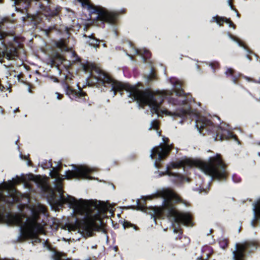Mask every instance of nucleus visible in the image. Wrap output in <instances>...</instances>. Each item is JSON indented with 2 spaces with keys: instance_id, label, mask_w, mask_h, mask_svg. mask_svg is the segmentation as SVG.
<instances>
[{
  "instance_id": "1",
  "label": "nucleus",
  "mask_w": 260,
  "mask_h": 260,
  "mask_svg": "<svg viewBox=\"0 0 260 260\" xmlns=\"http://www.w3.org/2000/svg\"><path fill=\"white\" fill-rule=\"evenodd\" d=\"M82 80L84 81L82 88L85 86L110 85L113 97L116 91H119L122 95V91L124 90L128 98L133 101L136 100L139 105H147L152 114H156L157 116L162 114L173 118L181 117L188 113V104L181 88V84L178 81L172 83L174 94L169 90L143 91L136 86L114 80L88 61L82 63Z\"/></svg>"
},
{
  "instance_id": "2",
  "label": "nucleus",
  "mask_w": 260,
  "mask_h": 260,
  "mask_svg": "<svg viewBox=\"0 0 260 260\" xmlns=\"http://www.w3.org/2000/svg\"><path fill=\"white\" fill-rule=\"evenodd\" d=\"M59 168L53 167L49 172L50 176L54 179V188H52L47 182V179L42 176L34 177V181L40 184L42 189L47 194V199L50 205L55 204L61 206L63 204L68 205L72 209L71 215L75 218L74 223L67 225L69 232L77 231L80 235L81 216V201L77 200L68 194H63L62 181L66 179H78L81 176V169L74 167L73 170H68L64 173V178L58 173Z\"/></svg>"
},
{
  "instance_id": "3",
  "label": "nucleus",
  "mask_w": 260,
  "mask_h": 260,
  "mask_svg": "<svg viewBox=\"0 0 260 260\" xmlns=\"http://www.w3.org/2000/svg\"><path fill=\"white\" fill-rule=\"evenodd\" d=\"M28 210L30 214L26 218L17 215L4 216L0 213V222L19 225L23 238L34 239L35 242L39 241L38 234L45 233L44 225L40 223L38 219L40 213H45V208L40 204H35L29 207Z\"/></svg>"
},
{
  "instance_id": "4",
  "label": "nucleus",
  "mask_w": 260,
  "mask_h": 260,
  "mask_svg": "<svg viewBox=\"0 0 260 260\" xmlns=\"http://www.w3.org/2000/svg\"><path fill=\"white\" fill-rule=\"evenodd\" d=\"M156 196L163 199L162 205L161 207L152 208L153 213L151 217L156 223L155 219L160 218L162 214L172 220L171 225L173 226V232H179V229L174 225V223H182L186 226L191 225L190 215L186 213L178 212L175 209V203L180 201L177 195L168 189L163 188L157 191Z\"/></svg>"
},
{
  "instance_id": "5",
  "label": "nucleus",
  "mask_w": 260,
  "mask_h": 260,
  "mask_svg": "<svg viewBox=\"0 0 260 260\" xmlns=\"http://www.w3.org/2000/svg\"><path fill=\"white\" fill-rule=\"evenodd\" d=\"M82 237L86 238L93 235L94 232L102 229V216L108 210L107 204L96 200L82 199Z\"/></svg>"
},
{
  "instance_id": "6",
  "label": "nucleus",
  "mask_w": 260,
  "mask_h": 260,
  "mask_svg": "<svg viewBox=\"0 0 260 260\" xmlns=\"http://www.w3.org/2000/svg\"><path fill=\"white\" fill-rule=\"evenodd\" d=\"M192 166H196L199 168L205 174L211 177V179H215L217 180L225 179L226 175L225 165L219 154L209 157L207 162L201 160L192 161L186 159L176 162H171L169 166L166 167L165 172H160L157 170L154 173V176L158 177L164 175L171 176V173L169 171L170 168L183 167L184 169L185 167Z\"/></svg>"
},
{
  "instance_id": "7",
  "label": "nucleus",
  "mask_w": 260,
  "mask_h": 260,
  "mask_svg": "<svg viewBox=\"0 0 260 260\" xmlns=\"http://www.w3.org/2000/svg\"><path fill=\"white\" fill-rule=\"evenodd\" d=\"M82 13L87 11L89 15V16H85V18H83V16H82V21H89L87 23L85 24V25H88L92 21L96 20L106 22L111 24L114 23L116 18L115 13L103 7L93 6L89 3L88 0H82Z\"/></svg>"
},
{
  "instance_id": "8",
  "label": "nucleus",
  "mask_w": 260,
  "mask_h": 260,
  "mask_svg": "<svg viewBox=\"0 0 260 260\" xmlns=\"http://www.w3.org/2000/svg\"><path fill=\"white\" fill-rule=\"evenodd\" d=\"M20 181L18 177L12 178L7 182H4L0 185V201L8 204H12L18 201L19 193L14 188V185Z\"/></svg>"
},
{
  "instance_id": "9",
  "label": "nucleus",
  "mask_w": 260,
  "mask_h": 260,
  "mask_svg": "<svg viewBox=\"0 0 260 260\" xmlns=\"http://www.w3.org/2000/svg\"><path fill=\"white\" fill-rule=\"evenodd\" d=\"M162 140L163 144H160L158 146L153 147L150 150V157L151 159H153L155 156H157L153 162L154 167L157 169L159 168L157 161L161 160L171 149V146L167 143L168 138L162 137Z\"/></svg>"
},
{
  "instance_id": "10",
  "label": "nucleus",
  "mask_w": 260,
  "mask_h": 260,
  "mask_svg": "<svg viewBox=\"0 0 260 260\" xmlns=\"http://www.w3.org/2000/svg\"><path fill=\"white\" fill-rule=\"evenodd\" d=\"M257 247L256 243L253 241H245L239 244L236 243L235 250L232 252L233 260H243L245 253L248 254Z\"/></svg>"
},
{
  "instance_id": "11",
  "label": "nucleus",
  "mask_w": 260,
  "mask_h": 260,
  "mask_svg": "<svg viewBox=\"0 0 260 260\" xmlns=\"http://www.w3.org/2000/svg\"><path fill=\"white\" fill-rule=\"evenodd\" d=\"M195 125L200 134L201 133V131L205 128L206 131L213 132L218 133V135L220 134L218 131L214 129L215 128L212 126V122L204 117L197 116Z\"/></svg>"
},
{
  "instance_id": "12",
  "label": "nucleus",
  "mask_w": 260,
  "mask_h": 260,
  "mask_svg": "<svg viewBox=\"0 0 260 260\" xmlns=\"http://www.w3.org/2000/svg\"><path fill=\"white\" fill-rule=\"evenodd\" d=\"M253 217L250 221V225L252 228H255L254 221H260V199L252 203Z\"/></svg>"
},
{
  "instance_id": "13",
  "label": "nucleus",
  "mask_w": 260,
  "mask_h": 260,
  "mask_svg": "<svg viewBox=\"0 0 260 260\" xmlns=\"http://www.w3.org/2000/svg\"><path fill=\"white\" fill-rule=\"evenodd\" d=\"M76 85L78 89V91H76L75 90H73L72 89L70 88L67 84L65 83L63 84V87L65 90L66 94L68 95L72 100L76 98L80 99L81 95V89H80L78 84H77Z\"/></svg>"
},
{
  "instance_id": "14",
  "label": "nucleus",
  "mask_w": 260,
  "mask_h": 260,
  "mask_svg": "<svg viewBox=\"0 0 260 260\" xmlns=\"http://www.w3.org/2000/svg\"><path fill=\"white\" fill-rule=\"evenodd\" d=\"M82 41L84 42L85 45L94 48L95 50L99 47V41L93 37L92 35L89 34L88 36L87 35H82Z\"/></svg>"
},
{
  "instance_id": "15",
  "label": "nucleus",
  "mask_w": 260,
  "mask_h": 260,
  "mask_svg": "<svg viewBox=\"0 0 260 260\" xmlns=\"http://www.w3.org/2000/svg\"><path fill=\"white\" fill-rule=\"evenodd\" d=\"M39 4L41 9L43 10V14L46 17L48 16H53L56 15V10L54 11L53 12H50V9L48 8L47 6L48 5V0H40Z\"/></svg>"
},
{
  "instance_id": "16",
  "label": "nucleus",
  "mask_w": 260,
  "mask_h": 260,
  "mask_svg": "<svg viewBox=\"0 0 260 260\" xmlns=\"http://www.w3.org/2000/svg\"><path fill=\"white\" fill-rule=\"evenodd\" d=\"M210 22H215L219 26H221L223 22H225L229 24V26H231L233 28H235L234 25L232 23L231 21H230L229 19L223 17L218 16L217 15L212 17Z\"/></svg>"
},
{
  "instance_id": "17",
  "label": "nucleus",
  "mask_w": 260,
  "mask_h": 260,
  "mask_svg": "<svg viewBox=\"0 0 260 260\" xmlns=\"http://www.w3.org/2000/svg\"><path fill=\"white\" fill-rule=\"evenodd\" d=\"M94 170L93 169L89 167L82 165V179H94L93 177L89 175V174Z\"/></svg>"
},
{
  "instance_id": "18",
  "label": "nucleus",
  "mask_w": 260,
  "mask_h": 260,
  "mask_svg": "<svg viewBox=\"0 0 260 260\" xmlns=\"http://www.w3.org/2000/svg\"><path fill=\"white\" fill-rule=\"evenodd\" d=\"M121 223L122 225V227L124 230L129 228H133L135 231L138 230V227L136 225L131 223L130 222L128 221L124 220L122 221Z\"/></svg>"
},
{
  "instance_id": "19",
  "label": "nucleus",
  "mask_w": 260,
  "mask_h": 260,
  "mask_svg": "<svg viewBox=\"0 0 260 260\" xmlns=\"http://www.w3.org/2000/svg\"><path fill=\"white\" fill-rule=\"evenodd\" d=\"M227 35H228V37L231 40H232L233 41L236 42L239 46L241 47L243 49L245 50L248 53H251V52L250 51L246 50L245 47L244 46V45H243L240 42L237 41V40L236 38H235L234 37H233L232 36L230 35L229 33H228Z\"/></svg>"
},
{
  "instance_id": "20",
  "label": "nucleus",
  "mask_w": 260,
  "mask_h": 260,
  "mask_svg": "<svg viewBox=\"0 0 260 260\" xmlns=\"http://www.w3.org/2000/svg\"><path fill=\"white\" fill-rule=\"evenodd\" d=\"M56 46L61 52L68 50V48L66 45L65 42L62 40H59L56 43Z\"/></svg>"
},
{
  "instance_id": "21",
  "label": "nucleus",
  "mask_w": 260,
  "mask_h": 260,
  "mask_svg": "<svg viewBox=\"0 0 260 260\" xmlns=\"http://www.w3.org/2000/svg\"><path fill=\"white\" fill-rule=\"evenodd\" d=\"M218 243L220 247L222 249H224L228 245L227 239L225 238H220L218 240Z\"/></svg>"
},
{
  "instance_id": "22",
  "label": "nucleus",
  "mask_w": 260,
  "mask_h": 260,
  "mask_svg": "<svg viewBox=\"0 0 260 260\" xmlns=\"http://www.w3.org/2000/svg\"><path fill=\"white\" fill-rule=\"evenodd\" d=\"M218 129H221L222 130V133L221 134V137H223L226 135V134L227 133L230 137L231 138H234L235 139H236V138L235 136H234L233 134H231L228 129H225L224 130L222 129V127L220 126L218 128Z\"/></svg>"
},
{
  "instance_id": "23",
  "label": "nucleus",
  "mask_w": 260,
  "mask_h": 260,
  "mask_svg": "<svg viewBox=\"0 0 260 260\" xmlns=\"http://www.w3.org/2000/svg\"><path fill=\"white\" fill-rule=\"evenodd\" d=\"M154 76H155V75H154V73L153 72L152 70H151L149 75H147L145 77L146 81L147 82H149V81H151L154 78Z\"/></svg>"
},
{
  "instance_id": "24",
  "label": "nucleus",
  "mask_w": 260,
  "mask_h": 260,
  "mask_svg": "<svg viewBox=\"0 0 260 260\" xmlns=\"http://www.w3.org/2000/svg\"><path fill=\"white\" fill-rule=\"evenodd\" d=\"M158 127V122L155 120H153L151 121L150 123V126L149 127V129H151V128L157 129Z\"/></svg>"
},
{
  "instance_id": "25",
  "label": "nucleus",
  "mask_w": 260,
  "mask_h": 260,
  "mask_svg": "<svg viewBox=\"0 0 260 260\" xmlns=\"http://www.w3.org/2000/svg\"><path fill=\"white\" fill-rule=\"evenodd\" d=\"M227 2H228V5L229 6V7H230V9H231V10H232L236 12V16H237L238 18H239V13H238V12L237 11V10H235V9L233 8V6H232V5L231 0H228V1H227Z\"/></svg>"
},
{
  "instance_id": "26",
  "label": "nucleus",
  "mask_w": 260,
  "mask_h": 260,
  "mask_svg": "<svg viewBox=\"0 0 260 260\" xmlns=\"http://www.w3.org/2000/svg\"><path fill=\"white\" fill-rule=\"evenodd\" d=\"M56 60H58V61L60 62V63H62L64 60V59L62 56L56 54V56L53 59V61L55 62Z\"/></svg>"
},
{
  "instance_id": "27",
  "label": "nucleus",
  "mask_w": 260,
  "mask_h": 260,
  "mask_svg": "<svg viewBox=\"0 0 260 260\" xmlns=\"http://www.w3.org/2000/svg\"><path fill=\"white\" fill-rule=\"evenodd\" d=\"M137 207H138V210H140L141 211H144L145 209V207L143 205H141V203H140L139 202V201H137Z\"/></svg>"
},
{
  "instance_id": "28",
  "label": "nucleus",
  "mask_w": 260,
  "mask_h": 260,
  "mask_svg": "<svg viewBox=\"0 0 260 260\" xmlns=\"http://www.w3.org/2000/svg\"><path fill=\"white\" fill-rule=\"evenodd\" d=\"M234 70L231 68H228L225 72V75H228L229 74L232 75L233 73Z\"/></svg>"
},
{
  "instance_id": "29",
  "label": "nucleus",
  "mask_w": 260,
  "mask_h": 260,
  "mask_svg": "<svg viewBox=\"0 0 260 260\" xmlns=\"http://www.w3.org/2000/svg\"><path fill=\"white\" fill-rule=\"evenodd\" d=\"M131 49L132 50L133 53L134 54H138L139 53V51L137 49L134 48L131 46Z\"/></svg>"
},
{
  "instance_id": "30",
  "label": "nucleus",
  "mask_w": 260,
  "mask_h": 260,
  "mask_svg": "<svg viewBox=\"0 0 260 260\" xmlns=\"http://www.w3.org/2000/svg\"><path fill=\"white\" fill-rule=\"evenodd\" d=\"M56 98L58 100H59L61 98V96H62L61 94H59V93L56 92Z\"/></svg>"
},
{
  "instance_id": "31",
  "label": "nucleus",
  "mask_w": 260,
  "mask_h": 260,
  "mask_svg": "<svg viewBox=\"0 0 260 260\" xmlns=\"http://www.w3.org/2000/svg\"><path fill=\"white\" fill-rule=\"evenodd\" d=\"M126 55H127L131 60H133V55L132 54H129L128 53H126Z\"/></svg>"
},
{
  "instance_id": "32",
  "label": "nucleus",
  "mask_w": 260,
  "mask_h": 260,
  "mask_svg": "<svg viewBox=\"0 0 260 260\" xmlns=\"http://www.w3.org/2000/svg\"><path fill=\"white\" fill-rule=\"evenodd\" d=\"M151 199V196H147L144 197V201H145L146 200L150 199Z\"/></svg>"
},
{
  "instance_id": "33",
  "label": "nucleus",
  "mask_w": 260,
  "mask_h": 260,
  "mask_svg": "<svg viewBox=\"0 0 260 260\" xmlns=\"http://www.w3.org/2000/svg\"><path fill=\"white\" fill-rule=\"evenodd\" d=\"M244 79L247 80V81H251L252 80L249 78V77H244Z\"/></svg>"
},
{
  "instance_id": "34",
  "label": "nucleus",
  "mask_w": 260,
  "mask_h": 260,
  "mask_svg": "<svg viewBox=\"0 0 260 260\" xmlns=\"http://www.w3.org/2000/svg\"><path fill=\"white\" fill-rule=\"evenodd\" d=\"M232 80H233V82L234 83V84H236V81H237L236 78L233 77Z\"/></svg>"
},
{
  "instance_id": "35",
  "label": "nucleus",
  "mask_w": 260,
  "mask_h": 260,
  "mask_svg": "<svg viewBox=\"0 0 260 260\" xmlns=\"http://www.w3.org/2000/svg\"><path fill=\"white\" fill-rule=\"evenodd\" d=\"M246 58H247V59H248L249 60H250V61L251 60V58L249 57V56H248V55H246Z\"/></svg>"
},
{
  "instance_id": "36",
  "label": "nucleus",
  "mask_w": 260,
  "mask_h": 260,
  "mask_svg": "<svg viewBox=\"0 0 260 260\" xmlns=\"http://www.w3.org/2000/svg\"><path fill=\"white\" fill-rule=\"evenodd\" d=\"M198 260H202V258L201 257H199L197 258Z\"/></svg>"
},
{
  "instance_id": "37",
  "label": "nucleus",
  "mask_w": 260,
  "mask_h": 260,
  "mask_svg": "<svg viewBox=\"0 0 260 260\" xmlns=\"http://www.w3.org/2000/svg\"><path fill=\"white\" fill-rule=\"evenodd\" d=\"M142 59L143 60V61L144 62L145 61V57L142 56Z\"/></svg>"
},
{
  "instance_id": "38",
  "label": "nucleus",
  "mask_w": 260,
  "mask_h": 260,
  "mask_svg": "<svg viewBox=\"0 0 260 260\" xmlns=\"http://www.w3.org/2000/svg\"><path fill=\"white\" fill-rule=\"evenodd\" d=\"M157 134L159 136L160 135V132H157Z\"/></svg>"
},
{
  "instance_id": "39",
  "label": "nucleus",
  "mask_w": 260,
  "mask_h": 260,
  "mask_svg": "<svg viewBox=\"0 0 260 260\" xmlns=\"http://www.w3.org/2000/svg\"><path fill=\"white\" fill-rule=\"evenodd\" d=\"M254 55L256 57V59L258 58V56L255 54H254Z\"/></svg>"
},
{
  "instance_id": "40",
  "label": "nucleus",
  "mask_w": 260,
  "mask_h": 260,
  "mask_svg": "<svg viewBox=\"0 0 260 260\" xmlns=\"http://www.w3.org/2000/svg\"><path fill=\"white\" fill-rule=\"evenodd\" d=\"M240 230H241V228L240 227V228L238 229V232H240Z\"/></svg>"
},
{
  "instance_id": "41",
  "label": "nucleus",
  "mask_w": 260,
  "mask_h": 260,
  "mask_svg": "<svg viewBox=\"0 0 260 260\" xmlns=\"http://www.w3.org/2000/svg\"><path fill=\"white\" fill-rule=\"evenodd\" d=\"M7 90H8L9 92H10V90L9 87H8V88H7Z\"/></svg>"
},
{
  "instance_id": "42",
  "label": "nucleus",
  "mask_w": 260,
  "mask_h": 260,
  "mask_svg": "<svg viewBox=\"0 0 260 260\" xmlns=\"http://www.w3.org/2000/svg\"><path fill=\"white\" fill-rule=\"evenodd\" d=\"M103 47H105L106 46L105 44V43H104V44H103Z\"/></svg>"
},
{
  "instance_id": "43",
  "label": "nucleus",
  "mask_w": 260,
  "mask_h": 260,
  "mask_svg": "<svg viewBox=\"0 0 260 260\" xmlns=\"http://www.w3.org/2000/svg\"><path fill=\"white\" fill-rule=\"evenodd\" d=\"M145 53H146V54L147 53H148V51H145Z\"/></svg>"
},
{
  "instance_id": "44",
  "label": "nucleus",
  "mask_w": 260,
  "mask_h": 260,
  "mask_svg": "<svg viewBox=\"0 0 260 260\" xmlns=\"http://www.w3.org/2000/svg\"><path fill=\"white\" fill-rule=\"evenodd\" d=\"M82 97H83L84 94V93L83 91H82Z\"/></svg>"
},
{
  "instance_id": "45",
  "label": "nucleus",
  "mask_w": 260,
  "mask_h": 260,
  "mask_svg": "<svg viewBox=\"0 0 260 260\" xmlns=\"http://www.w3.org/2000/svg\"><path fill=\"white\" fill-rule=\"evenodd\" d=\"M17 110V109H16L15 110H14V112H15V111H16Z\"/></svg>"
},
{
  "instance_id": "46",
  "label": "nucleus",
  "mask_w": 260,
  "mask_h": 260,
  "mask_svg": "<svg viewBox=\"0 0 260 260\" xmlns=\"http://www.w3.org/2000/svg\"><path fill=\"white\" fill-rule=\"evenodd\" d=\"M17 110V109H16L15 110H14V112H15V111H16Z\"/></svg>"
},
{
  "instance_id": "47",
  "label": "nucleus",
  "mask_w": 260,
  "mask_h": 260,
  "mask_svg": "<svg viewBox=\"0 0 260 260\" xmlns=\"http://www.w3.org/2000/svg\"><path fill=\"white\" fill-rule=\"evenodd\" d=\"M17 110V109H16L15 110H14V112H15V111H16Z\"/></svg>"
},
{
  "instance_id": "48",
  "label": "nucleus",
  "mask_w": 260,
  "mask_h": 260,
  "mask_svg": "<svg viewBox=\"0 0 260 260\" xmlns=\"http://www.w3.org/2000/svg\"><path fill=\"white\" fill-rule=\"evenodd\" d=\"M17 110V109H16L15 110H14V112H15V111H16Z\"/></svg>"
},
{
  "instance_id": "49",
  "label": "nucleus",
  "mask_w": 260,
  "mask_h": 260,
  "mask_svg": "<svg viewBox=\"0 0 260 260\" xmlns=\"http://www.w3.org/2000/svg\"><path fill=\"white\" fill-rule=\"evenodd\" d=\"M106 240H108V237L106 236Z\"/></svg>"
},
{
  "instance_id": "50",
  "label": "nucleus",
  "mask_w": 260,
  "mask_h": 260,
  "mask_svg": "<svg viewBox=\"0 0 260 260\" xmlns=\"http://www.w3.org/2000/svg\"><path fill=\"white\" fill-rule=\"evenodd\" d=\"M78 2H81V0H78Z\"/></svg>"
},
{
  "instance_id": "51",
  "label": "nucleus",
  "mask_w": 260,
  "mask_h": 260,
  "mask_svg": "<svg viewBox=\"0 0 260 260\" xmlns=\"http://www.w3.org/2000/svg\"><path fill=\"white\" fill-rule=\"evenodd\" d=\"M114 34H115V35H116V36L117 35L115 31H114Z\"/></svg>"
},
{
  "instance_id": "52",
  "label": "nucleus",
  "mask_w": 260,
  "mask_h": 260,
  "mask_svg": "<svg viewBox=\"0 0 260 260\" xmlns=\"http://www.w3.org/2000/svg\"><path fill=\"white\" fill-rule=\"evenodd\" d=\"M28 91L30 92V89L28 88Z\"/></svg>"
}]
</instances>
